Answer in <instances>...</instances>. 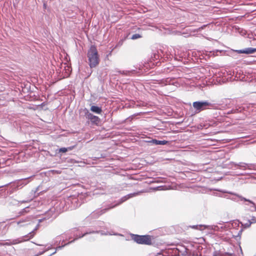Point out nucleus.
Returning a JSON list of instances; mask_svg holds the SVG:
<instances>
[{"label":"nucleus","mask_w":256,"mask_h":256,"mask_svg":"<svg viewBox=\"0 0 256 256\" xmlns=\"http://www.w3.org/2000/svg\"><path fill=\"white\" fill-rule=\"evenodd\" d=\"M87 57L90 68H96L100 63V59L96 46L92 45L88 50Z\"/></svg>","instance_id":"f257e3e1"},{"label":"nucleus","mask_w":256,"mask_h":256,"mask_svg":"<svg viewBox=\"0 0 256 256\" xmlns=\"http://www.w3.org/2000/svg\"><path fill=\"white\" fill-rule=\"evenodd\" d=\"M132 239L136 243L141 244L151 245L153 238L149 235L140 236L133 234Z\"/></svg>","instance_id":"f03ea898"},{"label":"nucleus","mask_w":256,"mask_h":256,"mask_svg":"<svg viewBox=\"0 0 256 256\" xmlns=\"http://www.w3.org/2000/svg\"><path fill=\"white\" fill-rule=\"evenodd\" d=\"M193 107L198 112L208 108L211 106L210 103L207 102H193Z\"/></svg>","instance_id":"7ed1b4c3"},{"label":"nucleus","mask_w":256,"mask_h":256,"mask_svg":"<svg viewBox=\"0 0 256 256\" xmlns=\"http://www.w3.org/2000/svg\"><path fill=\"white\" fill-rule=\"evenodd\" d=\"M86 118L90 120L92 123L96 124H98L100 122V118L98 116L88 112L86 114Z\"/></svg>","instance_id":"20e7f679"},{"label":"nucleus","mask_w":256,"mask_h":256,"mask_svg":"<svg viewBox=\"0 0 256 256\" xmlns=\"http://www.w3.org/2000/svg\"><path fill=\"white\" fill-rule=\"evenodd\" d=\"M236 52L238 54H250L256 52V48H248L245 50H237Z\"/></svg>","instance_id":"39448f33"},{"label":"nucleus","mask_w":256,"mask_h":256,"mask_svg":"<svg viewBox=\"0 0 256 256\" xmlns=\"http://www.w3.org/2000/svg\"><path fill=\"white\" fill-rule=\"evenodd\" d=\"M151 142L156 145H164L168 143V142L165 140H158L156 139L152 140Z\"/></svg>","instance_id":"423d86ee"},{"label":"nucleus","mask_w":256,"mask_h":256,"mask_svg":"<svg viewBox=\"0 0 256 256\" xmlns=\"http://www.w3.org/2000/svg\"><path fill=\"white\" fill-rule=\"evenodd\" d=\"M90 110L98 114H100L102 112V108L98 106H92L90 108Z\"/></svg>","instance_id":"0eeeda50"},{"label":"nucleus","mask_w":256,"mask_h":256,"mask_svg":"<svg viewBox=\"0 0 256 256\" xmlns=\"http://www.w3.org/2000/svg\"><path fill=\"white\" fill-rule=\"evenodd\" d=\"M141 38V36L140 34H133L132 37V40H136V39H137V38Z\"/></svg>","instance_id":"6e6552de"},{"label":"nucleus","mask_w":256,"mask_h":256,"mask_svg":"<svg viewBox=\"0 0 256 256\" xmlns=\"http://www.w3.org/2000/svg\"><path fill=\"white\" fill-rule=\"evenodd\" d=\"M68 150V148H62L59 150L60 152H66Z\"/></svg>","instance_id":"1a4fd4ad"},{"label":"nucleus","mask_w":256,"mask_h":256,"mask_svg":"<svg viewBox=\"0 0 256 256\" xmlns=\"http://www.w3.org/2000/svg\"><path fill=\"white\" fill-rule=\"evenodd\" d=\"M30 236H27V240H30V238H32L33 236H34V234H32V233H30Z\"/></svg>","instance_id":"9d476101"},{"label":"nucleus","mask_w":256,"mask_h":256,"mask_svg":"<svg viewBox=\"0 0 256 256\" xmlns=\"http://www.w3.org/2000/svg\"><path fill=\"white\" fill-rule=\"evenodd\" d=\"M74 148V146H72L68 147L67 148H68V150H72Z\"/></svg>","instance_id":"9b49d317"},{"label":"nucleus","mask_w":256,"mask_h":256,"mask_svg":"<svg viewBox=\"0 0 256 256\" xmlns=\"http://www.w3.org/2000/svg\"><path fill=\"white\" fill-rule=\"evenodd\" d=\"M108 209H104V210H101L102 212V213L101 214H104V213Z\"/></svg>","instance_id":"f8f14e48"},{"label":"nucleus","mask_w":256,"mask_h":256,"mask_svg":"<svg viewBox=\"0 0 256 256\" xmlns=\"http://www.w3.org/2000/svg\"><path fill=\"white\" fill-rule=\"evenodd\" d=\"M234 112L233 110H231L230 112H228V114H232L234 113Z\"/></svg>","instance_id":"ddd939ff"},{"label":"nucleus","mask_w":256,"mask_h":256,"mask_svg":"<svg viewBox=\"0 0 256 256\" xmlns=\"http://www.w3.org/2000/svg\"><path fill=\"white\" fill-rule=\"evenodd\" d=\"M46 4H44V8H46Z\"/></svg>","instance_id":"4468645a"},{"label":"nucleus","mask_w":256,"mask_h":256,"mask_svg":"<svg viewBox=\"0 0 256 256\" xmlns=\"http://www.w3.org/2000/svg\"><path fill=\"white\" fill-rule=\"evenodd\" d=\"M22 222H18V224H20Z\"/></svg>","instance_id":"2eb2a0df"}]
</instances>
